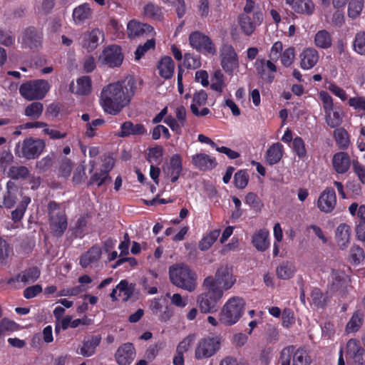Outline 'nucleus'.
<instances>
[{
  "mask_svg": "<svg viewBox=\"0 0 365 365\" xmlns=\"http://www.w3.org/2000/svg\"><path fill=\"white\" fill-rule=\"evenodd\" d=\"M135 89L136 84L133 78L105 86L100 97L104 111L110 115H118L130 103Z\"/></svg>",
  "mask_w": 365,
  "mask_h": 365,
  "instance_id": "nucleus-1",
  "label": "nucleus"
},
{
  "mask_svg": "<svg viewBox=\"0 0 365 365\" xmlns=\"http://www.w3.org/2000/svg\"><path fill=\"white\" fill-rule=\"evenodd\" d=\"M210 277L205 278L202 292L197 297V304L202 313L213 314L218 311L223 297L221 289L214 287Z\"/></svg>",
  "mask_w": 365,
  "mask_h": 365,
  "instance_id": "nucleus-2",
  "label": "nucleus"
},
{
  "mask_svg": "<svg viewBox=\"0 0 365 365\" xmlns=\"http://www.w3.org/2000/svg\"><path fill=\"white\" fill-rule=\"evenodd\" d=\"M169 277L173 285L184 290L192 292L196 288V274L184 263L171 265Z\"/></svg>",
  "mask_w": 365,
  "mask_h": 365,
  "instance_id": "nucleus-3",
  "label": "nucleus"
},
{
  "mask_svg": "<svg viewBox=\"0 0 365 365\" xmlns=\"http://www.w3.org/2000/svg\"><path fill=\"white\" fill-rule=\"evenodd\" d=\"M47 210L51 233L56 237H62L68 227V219L65 210L54 200L48 202Z\"/></svg>",
  "mask_w": 365,
  "mask_h": 365,
  "instance_id": "nucleus-4",
  "label": "nucleus"
},
{
  "mask_svg": "<svg viewBox=\"0 0 365 365\" xmlns=\"http://www.w3.org/2000/svg\"><path fill=\"white\" fill-rule=\"evenodd\" d=\"M245 307V300L239 297H232L224 304L220 320L225 325L231 326L237 323L242 316Z\"/></svg>",
  "mask_w": 365,
  "mask_h": 365,
  "instance_id": "nucleus-5",
  "label": "nucleus"
},
{
  "mask_svg": "<svg viewBox=\"0 0 365 365\" xmlns=\"http://www.w3.org/2000/svg\"><path fill=\"white\" fill-rule=\"evenodd\" d=\"M46 148V143L40 138H28L16 144L15 154L20 158L37 159Z\"/></svg>",
  "mask_w": 365,
  "mask_h": 365,
  "instance_id": "nucleus-6",
  "label": "nucleus"
},
{
  "mask_svg": "<svg viewBox=\"0 0 365 365\" xmlns=\"http://www.w3.org/2000/svg\"><path fill=\"white\" fill-rule=\"evenodd\" d=\"M50 88L51 85L46 80H31L20 86L19 93L28 101L41 100L46 96Z\"/></svg>",
  "mask_w": 365,
  "mask_h": 365,
  "instance_id": "nucleus-7",
  "label": "nucleus"
},
{
  "mask_svg": "<svg viewBox=\"0 0 365 365\" xmlns=\"http://www.w3.org/2000/svg\"><path fill=\"white\" fill-rule=\"evenodd\" d=\"M279 361L280 365H309L312 361L304 348L296 349L293 345L282 349Z\"/></svg>",
  "mask_w": 365,
  "mask_h": 365,
  "instance_id": "nucleus-8",
  "label": "nucleus"
},
{
  "mask_svg": "<svg viewBox=\"0 0 365 365\" xmlns=\"http://www.w3.org/2000/svg\"><path fill=\"white\" fill-rule=\"evenodd\" d=\"M222 337L220 335L207 336L199 340L195 350L197 360L208 359L214 356L221 348Z\"/></svg>",
  "mask_w": 365,
  "mask_h": 365,
  "instance_id": "nucleus-9",
  "label": "nucleus"
},
{
  "mask_svg": "<svg viewBox=\"0 0 365 365\" xmlns=\"http://www.w3.org/2000/svg\"><path fill=\"white\" fill-rule=\"evenodd\" d=\"M319 98L323 104L327 124L331 128H337L342 123L343 112L339 107H335L333 98L327 91H321Z\"/></svg>",
  "mask_w": 365,
  "mask_h": 365,
  "instance_id": "nucleus-10",
  "label": "nucleus"
},
{
  "mask_svg": "<svg viewBox=\"0 0 365 365\" xmlns=\"http://www.w3.org/2000/svg\"><path fill=\"white\" fill-rule=\"evenodd\" d=\"M124 54L122 47L117 44H111L106 46L101 56V63L110 68H119L123 62Z\"/></svg>",
  "mask_w": 365,
  "mask_h": 365,
  "instance_id": "nucleus-11",
  "label": "nucleus"
},
{
  "mask_svg": "<svg viewBox=\"0 0 365 365\" xmlns=\"http://www.w3.org/2000/svg\"><path fill=\"white\" fill-rule=\"evenodd\" d=\"M212 279V285L221 289L222 294L225 291L230 289L235 282L232 269L227 265L220 267L215 274V277L208 276Z\"/></svg>",
  "mask_w": 365,
  "mask_h": 365,
  "instance_id": "nucleus-12",
  "label": "nucleus"
},
{
  "mask_svg": "<svg viewBox=\"0 0 365 365\" xmlns=\"http://www.w3.org/2000/svg\"><path fill=\"white\" fill-rule=\"evenodd\" d=\"M220 65L228 75H232L234 70L239 67V58L234 47L224 44L220 49Z\"/></svg>",
  "mask_w": 365,
  "mask_h": 365,
  "instance_id": "nucleus-13",
  "label": "nucleus"
},
{
  "mask_svg": "<svg viewBox=\"0 0 365 365\" xmlns=\"http://www.w3.org/2000/svg\"><path fill=\"white\" fill-rule=\"evenodd\" d=\"M43 38V33L41 29L34 26L27 27L22 34L21 46L31 50L41 47Z\"/></svg>",
  "mask_w": 365,
  "mask_h": 365,
  "instance_id": "nucleus-14",
  "label": "nucleus"
},
{
  "mask_svg": "<svg viewBox=\"0 0 365 365\" xmlns=\"http://www.w3.org/2000/svg\"><path fill=\"white\" fill-rule=\"evenodd\" d=\"M190 46L198 51H204L208 53L214 54L216 48L211 38L200 31H193L189 36Z\"/></svg>",
  "mask_w": 365,
  "mask_h": 365,
  "instance_id": "nucleus-15",
  "label": "nucleus"
},
{
  "mask_svg": "<svg viewBox=\"0 0 365 365\" xmlns=\"http://www.w3.org/2000/svg\"><path fill=\"white\" fill-rule=\"evenodd\" d=\"M22 195V190L14 182L9 180L6 183V190L2 197L0 196V207L11 209L16 205L19 197Z\"/></svg>",
  "mask_w": 365,
  "mask_h": 365,
  "instance_id": "nucleus-16",
  "label": "nucleus"
},
{
  "mask_svg": "<svg viewBox=\"0 0 365 365\" xmlns=\"http://www.w3.org/2000/svg\"><path fill=\"white\" fill-rule=\"evenodd\" d=\"M346 356L353 365H365V350L357 339H351L347 341Z\"/></svg>",
  "mask_w": 365,
  "mask_h": 365,
  "instance_id": "nucleus-17",
  "label": "nucleus"
},
{
  "mask_svg": "<svg viewBox=\"0 0 365 365\" xmlns=\"http://www.w3.org/2000/svg\"><path fill=\"white\" fill-rule=\"evenodd\" d=\"M105 39L104 32L95 28L84 33L82 40V46L88 52L93 51Z\"/></svg>",
  "mask_w": 365,
  "mask_h": 365,
  "instance_id": "nucleus-18",
  "label": "nucleus"
},
{
  "mask_svg": "<svg viewBox=\"0 0 365 365\" xmlns=\"http://www.w3.org/2000/svg\"><path fill=\"white\" fill-rule=\"evenodd\" d=\"M262 20L261 12L254 13L252 17L245 13L240 16L239 24L242 32L247 36H250L255 31L257 25H259Z\"/></svg>",
  "mask_w": 365,
  "mask_h": 365,
  "instance_id": "nucleus-19",
  "label": "nucleus"
},
{
  "mask_svg": "<svg viewBox=\"0 0 365 365\" xmlns=\"http://www.w3.org/2000/svg\"><path fill=\"white\" fill-rule=\"evenodd\" d=\"M336 203V192L334 188L327 187L320 195L317 207L324 212H331L335 207Z\"/></svg>",
  "mask_w": 365,
  "mask_h": 365,
  "instance_id": "nucleus-20",
  "label": "nucleus"
},
{
  "mask_svg": "<svg viewBox=\"0 0 365 365\" xmlns=\"http://www.w3.org/2000/svg\"><path fill=\"white\" fill-rule=\"evenodd\" d=\"M135 357V349L132 343L123 344L118 347L115 359L118 365H130Z\"/></svg>",
  "mask_w": 365,
  "mask_h": 365,
  "instance_id": "nucleus-21",
  "label": "nucleus"
},
{
  "mask_svg": "<svg viewBox=\"0 0 365 365\" xmlns=\"http://www.w3.org/2000/svg\"><path fill=\"white\" fill-rule=\"evenodd\" d=\"M154 33L153 26L148 24L140 23L135 19L130 21L127 25V34L130 38L148 36Z\"/></svg>",
  "mask_w": 365,
  "mask_h": 365,
  "instance_id": "nucleus-22",
  "label": "nucleus"
},
{
  "mask_svg": "<svg viewBox=\"0 0 365 365\" xmlns=\"http://www.w3.org/2000/svg\"><path fill=\"white\" fill-rule=\"evenodd\" d=\"M301 68L309 70L314 68L319 59L318 51L313 47H308L303 49L299 54Z\"/></svg>",
  "mask_w": 365,
  "mask_h": 365,
  "instance_id": "nucleus-23",
  "label": "nucleus"
},
{
  "mask_svg": "<svg viewBox=\"0 0 365 365\" xmlns=\"http://www.w3.org/2000/svg\"><path fill=\"white\" fill-rule=\"evenodd\" d=\"M285 3L299 14L309 16L315 11V4L312 0H285Z\"/></svg>",
  "mask_w": 365,
  "mask_h": 365,
  "instance_id": "nucleus-24",
  "label": "nucleus"
},
{
  "mask_svg": "<svg viewBox=\"0 0 365 365\" xmlns=\"http://www.w3.org/2000/svg\"><path fill=\"white\" fill-rule=\"evenodd\" d=\"M40 274V269L37 267H31L9 279L7 283L9 284L19 282H23L25 284L33 283L39 278Z\"/></svg>",
  "mask_w": 365,
  "mask_h": 365,
  "instance_id": "nucleus-25",
  "label": "nucleus"
},
{
  "mask_svg": "<svg viewBox=\"0 0 365 365\" xmlns=\"http://www.w3.org/2000/svg\"><path fill=\"white\" fill-rule=\"evenodd\" d=\"M101 336L93 335L87 339H84L82 345L78 347L76 352L84 357H89L96 353V348L101 341Z\"/></svg>",
  "mask_w": 365,
  "mask_h": 365,
  "instance_id": "nucleus-26",
  "label": "nucleus"
},
{
  "mask_svg": "<svg viewBox=\"0 0 365 365\" xmlns=\"http://www.w3.org/2000/svg\"><path fill=\"white\" fill-rule=\"evenodd\" d=\"M147 134V129L143 123L134 124L130 120H126L120 125L118 136L127 138L130 135H144Z\"/></svg>",
  "mask_w": 365,
  "mask_h": 365,
  "instance_id": "nucleus-27",
  "label": "nucleus"
},
{
  "mask_svg": "<svg viewBox=\"0 0 365 365\" xmlns=\"http://www.w3.org/2000/svg\"><path fill=\"white\" fill-rule=\"evenodd\" d=\"M182 171V160L180 155L174 154L170 159L167 170H165L171 182H175Z\"/></svg>",
  "mask_w": 365,
  "mask_h": 365,
  "instance_id": "nucleus-28",
  "label": "nucleus"
},
{
  "mask_svg": "<svg viewBox=\"0 0 365 365\" xmlns=\"http://www.w3.org/2000/svg\"><path fill=\"white\" fill-rule=\"evenodd\" d=\"M332 165L334 170L339 174H344L350 168L351 159L346 152H338L333 155Z\"/></svg>",
  "mask_w": 365,
  "mask_h": 365,
  "instance_id": "nucleus-29",
  "label": "nucleus"
},
{
  "mask_svg": "<svg viewBox=\"0 0 365 365\" xmlns=\"http://www.w3.org/2000/svg\"><path fill=\"white\" fill-rule=\"evenodd\" d=\"M93 15V11L88 3H83L73 10L72 18L76 25H82L90 19Z\"/></svg>",
  "mask_w": 365,
  "mask_h": 365,
  "instance_id": "nucleus-30",
  "label": "nucleus"
},
{
  "mask_svg": "<svg viewBox=\"0 0 365 365\" xmlns=\"http://www.w3.org/2000/svg\"><path fill=\"white\" fill-rule=\"evenodd\" d=\"M192 163L195 168L200 170H212L217 165L215 158L205 153L193 155Z\"/></svg>",
  "mask_w": 365,
  "mask_h": 365,
  "instance_id": "nucleus-31",
  "label": "nucleus"
},
{
  "mask_svg": "<svg viewBox=\"0 0 365 365\" xmlns=\"http://www.w3.org/2000/svg\"><path fill=\"white\" fill-rule=\"evenodd\" d=\"M157 68L161 78L165 80L170 79L174 75V61L168 56H163L158 62Z\"/></svg>",
  "mask_w": 365,
  "mask_h": 365,
  "instance_id": "nucleus-32",
  "label": "nucleus"
},
{
  "mask_svg": "<svg viewBox=\"0 0 365 365\" xmlns=\"http://www.w3.org/2000/svg\"><path fill=\"white\" fill-rule=\"evenodd\" d=\"M269 235V231L266 229H261L255 232L252 239L253 246L258 251H266L270 245Z\"/></svg>",
  "mask_w": 365,
  "mask_h": 365,
  "instance_id": "nucleus-33",
  "label": "nucleus"
},
{
  "mask_svg": "<svg viewBox=\"0 0 365 365\" xmlns=\"http://www.w3.org/2000/svg\"><path fill=\"white\" fill-rule=\"evenodd\" d=\"M102 255V250L99 245H93L87 252L83 253L80 258V264L86 268L91 264L98 261Z\"/></svg>",
  "mask_w": 365,
  "mask_h": 365,
  "instance_id": "nucleus-34",
  "label": "nucleus"
},
{
  "mask_svg": "<svg viewBox=\"0 0 365 365\" xmlns=\"http://www.w3.org/2000/svg\"><path fill=\"white\" fill-rule=\"evenodd\" d=\"M351 227L345 223L340 224L336 230L335 237L338 246L341 250L348 247L350 240Z\"/></svg>",
  "mask_w": 365,
  "mask_h": 365,
  "instance_id": "nucleus-35",
  "label": "nucleus"
},
{
  "mask_svg": "<svg viewBox=\"0 0 365 365\" xmlns=\"http://www.w3.org/2000/svg\"><path fill=\"white\" fill-rule=\"evenodd\" d=\"M283 145L280 143H273L266 152L267 163L269 165L278 163L283 156Z\"/></svg>",
  "mask_w": 365,
  "mask_h": 365,
  "instance_id": "nucleus-36",
  "label": "nucleus"
},
{
  "mask_svg": "<svg viewBox=\"0 0 365 365\" xmlns=\"http://www.w3.org/2000/svg\"><path fill=\"white\" fill-rule=\"evenodd\" d=\"M314 45L322 49H328L332 46V37L326 29L318 31L314 38Z\"/></svg>",
  "mask_w": 365,
  "mask_h": 365,
  "instance_id": "nucleus-37",
  "label": "nucleus"
},
{
  "mask_svg": "<svg viewBox=\"0 0 365 365\" xmlns=\"http://www.w3.org/2000/svg\"><path fill=\"white\" fill-rule=\"evenodd\" d=\"M334 137L339 149L346 150L350 144L349 135L344 128H336Z\"/></svg>",
  "mask_w": 365,
  "mask_h": 365,
  "instance_id": "nucleus-38",
  "label": "nucleus"
},
{
  "mask_svg": "<svg viewBox=\"0 0 365 365\" xmlns=\"http://www.w3.org/2000/svg\"><path fill=\"white\" fill-rule=\"evenodd\" d=\"M145 16L155 21H162L163 19V13L162 8L153 3H148L143 9Z\"/></svg>",
  "mask_w": 365,
  "mask_h": 365,
  "instance_id": "nucleus-39",
  "label": "nucleus"
},
{
  "mask_svg": "<svg viewBox=\"0 0 365 365\" xmlns=\"http://www.w3.org/2000/svg\"><path fill=\"white\" fill-rule=\"evenodd\" d=\"M31 202V198L29 196L22 197L17 207L11 213V220L14 222L20 221L27 209L28 205Z\"/></svg>",
  "mask_w": 365,
  "mask_h": 365,
  "instance_id": "nucleus-40",
  "label": "nucleus"
},
{
  "mask_svg": "<svg viewBox=\"0 0 365 365\" xmlns=\"http://www.w3.org/2000/svg\"><path fill=\"white\" fill-rule=\"evenodd\" d=\"M277 275L279 279H289L292 278L295 272V267L288 261L283 262L277 268Z\"/></svg>",
  "mask_w": 365,
  "mask_h": 365,
  "instance_id": "nucleus-41",
  "label": "nucleus"
},
{
  "mask_svg": "<svg viewBox=\"0 0 365 365\" xmlns=\"http://www.w3.org/2000/svg\"><path fill=\"white\" fill-rule=\"evenodd\" d=\"M6 175L13 180H25L29 175V170L24 165L10 166Z\"/></svg>",
  "mask_w": 365,
  "mask_h": 365,
  "instance_id": "nucleus-42",
  "label": "nucleus"
},
{
  "mask_svg": "<svg viewBox=\"0 0 365 365\" xmlns=\"http://www.w3.org/2000/svg\"><path fill=\"white\" fill-rule=\"evenodd\" d=\"M311 299L312 304L317 308H324L329 301L327 294L324 295L320 289L315 287L312 290Z\"/></svg>",
  "mask_w": 365,
  "mask_h": 365,
  "instance_id": "nucleus-43",
  "label": "nucleus"
},
{
  "mask_svg": "<svg viewBox=\"0 0 365 365\" xmlns=\"http://www.w3.org/2000/svg\"><path fill=\"white\" fill-rule=\"evenodd\" d=\"M363 322L364 314L359 311L354 312L350 320L346 324V331L348 333L357 331L361 327Z\"/></svg>",
  "mask_w": 365,
  "mask_h": 365,
  "instance_id": "nucleus-44",
  "label": "nucleus"
},
{
  "mask_svg": "<svg viewBox=\"0 0 365 365\" xmlns=\"http://www.w3.org/2000/svg\"><path fill=\"white\" fill-rule=\"evenodd\" d=\"M257 75L267 82L271 83L274 79V75L272 73H267L265 66L264 64V58H257L254 64Z\"/></svg>",
  "mask_w": 365,
  "mask_h": 365,
  "instance_id": "nucleus-45",
  "label": "nucleus"
},
{
  "mask_svg": "<svg viewBox=\"0 0 365 365\" xmlns=\"http://www.w3.org/2000/svg\"><path fill=\"white\" fill-rule=\"evenodd\" d=\"M43 110V106L40 102H33L29 104L24 110V114L33 120L38 119Z\"/></svg>",
  "mask_w": 365,
  "mask_h": 365,
  "instance_id": "nucleus-46",
  "label": "nucleus"
},
{
  "mask_svg": "<svg viewBox=\"0 0 365 365\" xmlns=\"http://www.w3.org/2000/svg\"><path fill=\"white\" fill-rule=\"evenodd\" d=\"M364 0H350L348 5V16L352 19L360 16L364 8Z\"/></svg>",
  "mask_w": 365,
  "mask_h": 365,
  "instance_id": "nucleus-47",
  "label": "nucleus"
},
{
  "mask_svg": "<svg viewBox=\"0 0 365 365\" xmlns=\"http://www.w3.org/2000/svg\"><path fill=\"white\" fill-rule=\"evenodd\" d=\"M55 159L56 154L51 153L40 160H38L36 163V168L41 173L46 172L53 166Z\"/></svg>",
  "mask_w": 365,
  "mask_h": 365,
  "instance_id": "nucleus-48",
  "label": "nucleus"
},
{
  "mask_svg": "<svg viewBox=\"0 0 365 365\" xmlns=\"http://www.w3.org/2000/svg\"><path fill=\"white\" fill-rule=\"evenodd\" d=\"M183 66L187 69H197L201 66L200 56L190 53H186L183 58Z\"/></svg>",
  "mask_w": 365,
  "mask_h": 365,
  "instance_id": "nucleus-49",
  "label": "nucleus"
},
{
  "mask_svg": "<svg viewBox=\"0 0 365 365\" xmlns=\"http://www.w3.org/2000/svg\"><path fill=\"white\" fill-rule=\"evenodd\" d=\"M353 49L359 55H365V31H360L355 35Z\"/></svg>",
  "mask_w": 365,
  "mask_h": 365,
  "instance_id": "nucleus-50",
  "label": "nucleus"
},
{
  "mask_svg": "<svg viewBox=\"0 0 365 365\" xmlns=\"http://www.w3.org/2000/svg\"><path fill=\"white\" fill-rule=\"evenodd\" d=\"M91 91V79L88 76H84L77 80V91L80 95H88Z\"/></svg>",
  "mask_w": 365,
  "mask_h": 365,
  "instance_id": "nucleus-51",
  "label": "nucleus"
},
{
  "mask_svg": "<svg viewBox=\"0 0 365 365\" xmlns=\"http://www.w3.org/2000/svg\"><path fill=\"white\" fill-rule=\"evenodd\" d=\"M117 289L120 293H123L124 296L123 300L127 302L133 294L135 285L129 284L125 279H123L118 284Z\"/></svg>",
  "mask_w": 365,
  "mask_h": 365,
  "instance_id": "nucleus-52",
  "label": "nucleus"
},
{
  "mask_svg": "<svg viewBox=\"0 0 365 365\" xmlns=\"http://www.w3.org/2000/svg\"><path fill=\"white\" fill-rule=\"evenodd\" d=\"M111 177L109 175L106 173L105 175L100 171V173H95L91 176L88 182V186L96 185L97 187H101L107 182H111Z\"/></svg>",
  "mask_w": 365,
  "mask_h": 365,
  "instance_id": "nucleus-53",
  "label": "nucleus"
},
{
  "mask_svg": "<svg viewBox=\"0 0 365 365\" xmlns=\"http://www.w3.org/2000/svg\"><path fill=\"white\" fill-rule=\"evenodd\" d=\"M155 47V41L153 38L148 39L147 41L143 44L139 45L135 51V59L139 61L145 54L150 49H154Z\"/></svg>",
  "mask_w": 365,
  "mask_h": 365,
  "instance_id": "nucleus-54",
  "label": "nucleus"
},
{
  "mask_svg": "<svg viewBox=\"0 0 365 365\" xmlns=\"http://www.w3.org/2000/svg\"><path fill=\"white\" fill-rule=\"evenodd\" d=\"M364 259V251L359 245H354L351 247L349 260L353 264H359Z\"/></svg>",
  "mask_w": 365,
  "mask_h": 365,
  "instance_id": "nucleus-55",
  "label": "nucleus"
},
{
  "mask_svg": "<svg viewBox=\"0 0 365 365\" xmlns=\"http://www.w3.org/2000/svg\"><path fill=\"white\" fill-rule=\"evenodd\" d=\"M249 175L247 170H240L235 173L234 175V184L237 189H244L248 183Z\"/></svg>",
  "mask_w": 365,
  "mask_h": 365,
  "instance_id": "nucleus-56",
  "label": "nucleus"
},
{
  "mask_svg": "<svg viewBox=\"0 0 365 365\" xmlns=\"http://www.w3.org/2000/svg\"><path fill=\"white\" fill-rule=\"evenodd\" d=\"M14 161V156L10 151L3 150L0 154V172L7 173V169Z\"/></svg>",
  "mask_w": 365,
  "mask_h": 365,
  "instance_id": "nucleus-57",
  "label": "nucleus"
},
{
  "mask_svg": "<svg viewBox=\"0 0 365 365\" xmlns=\"http://www.w3.org/2000/svg\"><path fill=\"white\" fill-rule=\"evenodd\" d=\"M19 324L14 321L10 320L8 318H3L0 321V338L4 336L6 332L16 331Z\"/></svg>",
  "mask_w": 365,
  "mask_h": 365,
  "instance_id": "nucleus-58",
  "label": "nucleus"
},
{
  "mask_svg": "<svg viewBox=\"0 0 365 365\" xmlns=\"http://www.w3.org/2000/svg\"><path fill=\"white\" fill-rule=\"evenodd\" d=\"M73 168L71 160L64 158L60 162L58 176L67 178L70 176Z\"/></svg>",
  "mask_w": 365,
  "mask_h": 365,
  "instance_id": "nucleus-59",
  "label": "nucleus"
},
{
  "mask_svg": "<svg viewBox=\"0 0 365 365\" xmlns=\"http://www.w3.org/2000/svg\"><path fill=\"white\" fill-rule=\"evenodd\" d=\"M163 155V148L162 145H156L154 147L148 148V160L159 163L162 160Z\"/></svg>",
  "mask_w": 365,
  "mask_h": 365,
  "instance_id": "nucleus-60",
  "label": "nucleus"
},
{
  "mask_svg": "<svg viewBox=\"0 0 365 365\" xmlns=\"http://www.w3.org/2000/svg\"><path fill=\"white\" fill-rule=\"evenodd\" d=\"M292 148L299 158H303L306 156L305 143L301 137L297 136L293 139Z\"/></svg>",
  "mask_w": 365,
  "mask_h": 365,
  "instance_id": "nucleus-61",
  "label": "nucleus"
},
{
  "mask_svg": "<svg viewBox=\"0 0 365 365\" xmlns=\"http://www.w3.org/2000/svg\"><path fill=\"white\" fill-rule=\"evenodd\" d=\"M280 56L282 64L285 67H289L293 63L295 57L294 48L289 47L286 48Z\"/></svg>",
  "mask_w": 365,
  "mask_h": 365,
  "instance_id": "nucleus-62",
  "label": "nucleus"
},
{
  "mask_svg": "<svg viewBox=\"0 0 365 365\" xmlns=\"http://www.w3.org/2000/svg\"><path fill=\"white\" fill-rule=\"evenodd\" d=\"M195 335L193 334L187 335L178 344L176 347V352L182 354L187 352L190 349L192 342L195 340Z\"/></svg>",
  "mask_w": 365,
  "mask_h": 365,
  "instance_id": "nucleus-63",
  "label": "nucleus"
},
{
  "mask_svg": "<svg viewBox=\"0 0 365 365\" xmlns=\"http://www.w3.org/2000/svg\"><path fill=\"white\" fill-rule=\"evenodd\" d=\"M105 123V120L103 118H97L92 120L91 123H87L86 128V134L89 138H93L96 135V129L98 127L102 126Z\"/></svg>",
  "mask_w": 365,
  "mask_h": 365,
  "instance_id": "nucleus-64",
  "label": "nucleus"
}]
</instances>
